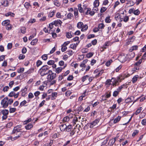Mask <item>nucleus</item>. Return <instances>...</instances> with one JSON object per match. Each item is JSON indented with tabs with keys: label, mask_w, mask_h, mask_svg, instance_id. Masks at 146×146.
<instances>
[{
	"label": "nucleus",
	"mask_w": 146,
	"mask_h": 146,
	"mask_svg": "<svg viewBox=\"0 0 146 146\" xmlns=\"http://www.w3.org/2000/svg\"><path fill=\"white\" fill-rule=\"evenodd\" d=\"M5 16L6 17L11 16L12 17H14L15 16V14L11 12H8L5 14Z\"/></svg>",
	"instance_id": "412c9836"
},
{
	"label": "nucleus",
	"mask_w": 146,
	"mask_h": 146,
	"mask_svg": "<svg viewBox=\"0 0 146 146\" xmlns=\"http://www.w3.org/2000/svg\"><path fill=\"white\" fill-rule=\"evenodd\" d=\"M94 53L93 52H89L87 54L86 56L88 58H90L92 57Z\"/></svg>",
	"instance_id": "49530a36"
},
{
	"label": "nucleus",
	"mask_w": 146,
	"mask_h": 146,
	"mask_svg": "<svg viewBox=\"0 0 146 146\" xmlns=\"http://www.w3.org/2000/svg\"><path fill=\"white\" fill-rule=\"evenodd\" d=\"M24 6L26 8L28 9L29 8L30 6H31V5L30 3L29 2H26L24 4Z\"/></svg>",
	"instance_id": "79ce46f5"
},
{
	"label": "nucleus",
	"mask_w": 146,
	"mask_h": 146,
	"mask_svg": "<svg viewBox=\"0 0 146 146\" xmlns=\"http://www.w3.org/2000/svg\"><path fill=\"white\" fill-rule=\"evenodd\" d=\"M142 124L143 125H146V119H143L141 122Z\"/></svg>",
	"instance_id": "774afa93"
},
{
	"label": "nucleus",
	"mask_w": 146,
	"mask_h": 146,
	"mask_svg": "<svg viewBox=\"0 0 146 146\" xmlns=\"http://www.w3.org/2000/svg\"><path fill=\"white\" fill-rule=\"evenodd\" d=\"M135 56V54L133 52H130L129 53L128 57L130 59H131L133 58Z\"/></svg>",
	"instance_id": "a211bd4d"
},
{
	"label": "nucleus",
	"mask_w": 146,
	"mask_h": 146,
	"mask_svg": "<svg viewBox=\"0 0 146 146\" xmlns=\"http://www.w3.org/2000/svg\"><path fill=\"white\" fill-rule=\"evenodd\" d=\"M24 70V68H20V69L17 70V72L19 73H21L23 72Z\"/></svg>",
	"instance_id": "5fc2aeb1"
},
{
	"label": "nucleus",
	"mask_w": 146,
	"mask_h": 146,
	"mask_svg": "<svg viewBox=\"0 0 146 146\" xmlns=\"http://www.w3.org/2000/svg\"><path fill=\"white\" fill-rule=\"evenodd\" d=\"M116 141V138L115 137L114 139L110 140L109 142H110V146H112Z\"/></svg>",
	"instance_id": "bb28decb"
},
{
	"label": "nucleus",
	"mask_w": 146,
	"mask_h": 146,
	"mask_svg": "<svg viewBox=\"0 0 146 146\" xmlns=\"http://www.w3.org/2000/svg\"><path fill=\"white\" fill-rule=\"evenodd\" d=\"M125 86V85L124 84H123L121 86H120L117 89V90L119 92Z\"/></svg>",
	"instance_id": "c03bdc74"
},
{
	"label": "nucleus",
	"mask_w": 146,
	"mask_h": 146,
	"mask_svg": "<svg viewBox=\"0 0 146 146\" xmlns=\"http://www.w3.org/2000/svg\"><path fill=\"white\" fill-rule=\"evenodd\" d=\"M72 128V126L71 125H69L68 126L66 125V131L68 132L70 131H71Z\"/></svg>",
	"instance_id": "cd10ccee"
},
{
	"label": "nucleus",
	"mask_w": 146,
	"mask_h": 146,
	"mask_svg": "<svg viewBox=\"0 0 146 146\" xmlns=\"http://www.w3.org/2000/svg\"><path fill=\"white\" fill-rule=\"evenodd\" d=\"M135 37L134 36H133L128 39L127 42V44L128 45L130 44L131 43L133 42L135 39Z\"/></svg>",
	"instance_id": "2eb2a0df"
},
{
	"label": "nucleus",
	"mask_w": 146,
	"mask_h": 146,
	"mask_svg": "<svg viewBox=\"0 0 146 146\" xmlns=\"http://www.w3.org/2000/svg\"><path fill=\"white\" fill-rule=\"evenodd\" d=\"M133 97L131 96L130 98H128L125 99V102L126 103H128L131 102L132 101V98H133Z\"/></svg>",
	"instance_id": "dca6fc26"
},
{
	"label": "nucleus",
	"mask_w": 146,
	"mask_h": 146,
	"mask_svg": "<svg viewBox=\"0 0 146 146\" xmlns=\"http://www.w3.org/2000/svg\"><path fill=\"white\" fill-rule=\"evenodd\" d=\"M139 132V130H135L134 131L133 133L132 134V136L134 137L137 135Z\"/></svg>",
	"instance_id": "ea45409f"
},
{
	"label": "nucleus",
	"mask_w": 146,
	"mask_h": 146,
	"mask_svg": "<svg viewBox=\"0 0 146 146\" xmlns=\"http://www.w3.org/2000/svg\"><path fill=\"white\" fill-rule=\"evenodd\" d=\"M74 14L75 16H78V11L77 8H74Z\"/></svg>",
	"instance_id": "e2e57ef3"
},
{
	"label": "nucleus",
	"mask_w": 146,
	"mask_h": 146,
	"mask_svg": "<svg viewBox=\"0 0 146 146\" xmlns=\"http://www.w3.org/2000/svg\"><path fill=\"white\" fill-rule=\"evenodd\" d=\"M27 103V102L26 100H24L21 102L19 106V107L21 108L23 106H26L25 104Z\"/></svg>",
	"instance_id": "4be33fe9"
},
{
	"label": "nucleus",
	"mask_w": 146,
	"mask_h": 146,
	"mask_svg": "<svg viewBox=\"0 0 146 146\" xmlns=\"http://www.w3.org/2000/svg\"><path fill=\"white\" fill-rule=\"evenodd\" d=\"M112 60H110L109 61H108L106 63L105 65L107 66H109L111 63L112 62Z\"/></svg>",
	"instance_id": "4d7b16f0"
},
{
	"label": "nucleus",
	"mask_w": 146,
	"mask_h": 146,
	"mask_svg": "<svg viewBox=\"0 0 146 146\" xmlns=\"http://www.w3.org/2000/svg\"><path fill=\"white\" fill-rule=\"evenodd\" d=\"M20 125L15 127H14L13 131V133H15L18 132L21 133V129H19Z\"/></svg>",
	"instance_id": "0eeeda50"
},
{
	"label": "nucleus",
	"mask_w": 146,
	"mask_h": 146,
	"mask_svg": "<svg viewBox=\"0 0 146 146\" xmlns=\"http://www.w3.org/2000/svg\"><path fill=\"white\" fill-rule=\"evenodd\" d=\"M119 92L117 90L116 91H114L113 93V96L114 97H116L118 94H119Z\"/></svg>",
	"instance_id": "de8ad7c7"
},
{
	"label": "nucleus",
	"mask_w": 146,
	"mask_h": 146,
	"mask_svg": "<svg viewBox=\"0 0 146 146\" xmlns=\"http://www.w3.org/2000/svg\"><path fill=\"white\" fill-rule=\"evenodd\" d=\"M134 14L136 15H138L140 13L139 10L137 9L134 11Z\"/></svg>",
	"instance_id": "338daca9"
},
{
	"label": "nucleus",
	"mask_w": 146,
	"mask_h": 146,
	"mask_svg": "<svg viewBox=\"0 0 146 146\" xmlns=\"http://www.w3.org/2000/svg\"><path fill=\"white\" fill-rule=\"evenodd\" d=\"M27 86H26L24 89H23L21 90V91L22 92V96H25L26 94L25 93V92L27 90Z\"/></svg>",
	"instance_id": "5701e85b"
},
{
	"label": "nucleus",
	"mask_w": 146,
	"mask_h": 146,
	"mask_svg": "<svg viewBox=\"0 0 146 146\" xmlns=\"http://www.w3.org/2000/svg\"><path fill=\"white\" fill-rule=\"evenodd\" d=\"M142 109V108L141 107H140L135 112L134 114L136 115H137L141 112Z\"/></svg>",
	"instance_id": "a878e982"
},
{
	"label": "nucleus",
	"mask_w": 146,
	"mask_h": 146,
	"mask_svg": "<svg viewBox=\"0 0 146 146\" xmlns=\"http://www.w3.org/2000/svg\"><path fill=\"white\" fill-rule=\"evenodd\" d=\"M16 108H10L9 109L10 112L12 113L15 112L16 110Z\"/></svg>",
	"instance_id": "052dcab7"
},
{
	"label": "nucleus",
	"mask_w": 146,
	"mask_h": 146,
	"mask_svg": "<svg viewBox=\"0 0 146 146\" xmlns=\"http://www.w3.org/2000/svg\"><path fill=\"white\" fill-rule=\"evenodd\" d=\"M78 7L79 11L80 13L83 12V8L82 7L81 4H78Z\"/></svg>",
	"instance_id": "72a5a7b5"
},
{
	"label": "nucleus",
	"mask_w": 146,
	"mask_h": 146,
	"mask_svg": "<svg viewBox=\"0 0 146 146\" xmlns=\"http://www.w3.org/2000/svg\"><path fill=\"white\" fill-rule=\"evenodd\" d=\"M115 80V78H112L111 80L108 79L106 82L105 84L106 85H110L111 84V82H114Z\"/></svg>",
	"instance_id": "f8f14e48"
},
{
	"label": "nucleus",
	"mask_w": 146,
	"mask_h": 146,
	"mask_svg": "<svg viewBox=\"0 0 146 146\" xmlns=\"http://www.w3.org/2000/svg\"><path fill=\"white\" fill-rule=\"evenodd\" d=\"M1 3H2V6L5 7L8 6V2L7 0L3 1L1 0Z\"/></svg>",
	"instance_id": "6ab92c4d"
},
{
	"label": "nucleus",
	"mask_w": 146,
	"mask_h": 146,
	"mask_svg": "<svg viewBox=\"0 0 146 146\" xmlns=\"http://www.w3.org/2000/svg\"><path fill=\"white\" fill-rule=\"evenodd\" d=\"M38 41V39L36 38L35 39H33L32 41L31 42V45H34L36 43V42Z\"/></svg>",
	"instance_id": "e433bc0d"
},
{
	"label": "nucleus",
	"mask_w": 146,
	"mask_h": 146,
	"mask_svg": "<svg viewBox=\"0 0 146 146\" xmlns=\"http://www.w3.org/2000/svg\"><path fill=\"white\" fill-rule=\"evenodd\" d=\"M94 7H98L99 5V2L98 0H95L94 2Z\"/></svg>",
	"instance_id": "c85d7f7f"
},
{
	"label": "nucleus",
	"mask_w": 146,
	"mask_h": 146,
	"mask_svg": "<svg viewBox=\"0 0 146 146\" xmlns=\"http://www.w3.org/2000/svg\"><path fill=\"white\" fill-rule=\"evenodd\" d=\"M42 63V62L40 60H38L36 62V65L37 67H38L41 65Z\"/></svg>",
	"instance_id": "a18cd8bd"
},
{
	"label": "nucleus",
	"mask_w": 146,
	"mask_h": 146,
	"mask_svg": "<svg viewBox=\"0 0 146 146\" xmlns=\"http://www.w3.org/2000/svg\"><path fill=\"white\" fill-rule=\"evenodd\" d=\"M41 58L44 60H46L48 58L47 55L46 54L43 55L42 56Z\"/></svg>",
	"instance_id": "8fccbe9b"
},
{
	"label": "nucleus",
	"mask_w": 146,
	"mask_h": 146,
	"mask_svg": "<svg viewBox=\"0 0 146 146\" xmlns=\"http://www.w3.org/2000/svg\"><path fill=\"white\" fill-rule=\"evenodd\" d=\"M54 63V60H51L48 61L47 63L48 64L50 65H53Z\"/></svg>",
	"instance_id": "3c124183"
},
{
	"label": "nucleus",
	"mask_w": 146,
	"mask_h": 146,
	"mask_svg": "<svg viewBox=\"0 0 146 146\" xmlns=\"http://www.w3.org/2000/svg\"><path fill=\"white\" fill-rule=\"evenodd\" d=\"M73 34V33H72L71 32H70L67 33L66 34V36L67 38H70L72 37V35Z\"/></svg>",
	"instance_id": "b1692460"
},
{
	"label": "nucleus",
	"mask_w": 146,
	"mask_h": 146,
	"mask_svg": "<svg viewBox=\"0 0 146 146\" xmlns=\"http://www.w3.org/2000/svg\"><path fill=\"white\" fill-rule=\"evenodd\" d=\"M121 117L118 116L117 118H115L113 121V123H116L118 122L121 119Z\"/></svg>",
	"instance_id": "aec40b11"
},
{
	"label": "nucleus",
	"mask_w": 146,
	"mask_h": 146,
	"mask_svg": "<svg viewBox=\"0 0 146 146\" xmlns=\"http://www.w3.org/2000/svg\"><path fill=\"white\" fill-rule=\"evenodd\" d=\"M73 16V14L71 13H69L67 15V17L68 19H71V17Z\"/></svg>",
	"instance_id": "13d9d810"
},
{
	"label": "nucleus",
	"mask_w": 146,
	"mask_h": 146,
	"mask_svg": "<svg viewBox=\"0 0 146 146\" xmlns=\"http://www.w3.org/2000/svg\"><path fill=\"white\" fill-rule=\"evenodd\" d=\"M139 78L138 75H136L135 76L132 78V81L133 83H135L137 81L138 78Z\"/></svg>",
	"instance_id": "f3484780"
},
{
	"label": "nucleus",
	"mask_w": 146,
	"mask_h": 146,
	"mask_svg": "<svg viewBox=\"0 0 146 146\" xmlns=\"http://www.w3.org/2000/svg\"><path fill=\"white\" fill-rule=\"evenodd\" d=\"M14 84V81H10L9 84V87H10V88H11L13 86V85Z\"/></svg>",
	"instance_id": "603ef678"
},
{
	"label": "nucleus",
	"mask_w": 146,
	"mask_h": 146,
	"mask_svg": "<svg viewBox=\"0 0 146 146\" xmlns=\"http://www.w3.org/2000/svg\"><path fill=\"white\" fill-rule=\"evenodd\" d=\"M54 24L56 26H61L62 22L60 20H57L54 21L53 22Z\"/></svg>",
	"instance_id": "1a4fd4ad"
},
{
	"label": "nucleus",
	"mask_w": 146,
	"mask_h": 146,
	"mask_svg": "<svg viewBox=\"0 0 146 146\" xmlns=\"http://www.w3.org/2000/svg\"><path fill=\"white\" fill-rule=\"evenodd\" d=\"M127 55L126 54H122L119 57V59L122 62H125L127 60Z\"/></svg>",
	"instance_id": "423d86ee"
},
{
	"label": "nucleus",
	"mask_w": 146,
	"mask_h": 146,
	"mask_svg": "<svg viewBox=\"0 0 146 146\" xmlns=\"http://www.w3.org/2000/svg\"><path fill=\"white\" fill-rule=\"evenodd\" d=\"M9 89V87L8 86H6L4 87L3 89V91L4 92H7Z\"/></svg>",
	"instance_id": "58836bf2"
},
{
	"label": "nucleus",
	"mask_w": 146,
	"mask_h": 146,
	"mask_svg": "<svg viewBox=\"0 0 146 146\" xmlns=\"http://www.w3.org/2000/svg\"><path fill=\"white\" fill-rule=\"evenodd\" d=\"M54 5L57 7H59L60 5V4L59 3L58 1L56 0L54 1Z\"/></svg>",
	"instance_id": "bf43d9fd"
},
{
	"label": "nucleus",
	"mask_w": 146,
	"mask_h": 146,
	"mask_svg": "<svg viewBox=\"0 0 146 146\" xmlns=\"http://www.w3.org/2000/svg\"><path fill=\"white\" fill-rule=\"evenodd\" d=\"M49 67L47 65L43 66L39 70V72L42 76H44L48 74L50 72H52V70H49Z\"/></svg>",
	"instance_id": "f257e3e1"
},
{
	"label": "nucleus",
	"mask_w": 146,
	"mask_h": 146,
	"mask_svg": "<svg viewBox=\"0 0 146 146\" xmlns=\"http://www.w3.org/2000/svg\"><path fill=\"white\" fill-rule=\"evenodd\" d=\"M55 13V11L54 10L50 12L48 14V17H52L54 15Z\"/></svg>",
	"instance_id": "c756f323"
},
{
	"label": "nucleus",
	"mask_w": 146,
	"mask_h": 146,
	"mask_svg": "<svg viewBox=\"0 0 146 146\" xmlns=\"http://www.w3.org/2000/svg\"><path fill=\"white\" fill-rule=\"evenodd\" d=\"M77 27L78 29H81V30L82 31H86L88 28V26L87 25H84L83 23L81 22H79L77 23Z\"/></svg>",
	"instance_id": "f03ea898"
},
{
	"label": "nucleus",
	"mask_w": 146,
	"mask_h": 146,
	"mask_svg": "<svg viewBox=\"0 0 146 146\" xmlns=\"http://www.w3.org/2000/svg\"><path fill=\"white\" fill-rule=\"evenodd\" d=\"M69 120V117L67 116H66L63 118V121L64 122L68 121Z\"/></svg>",
	"instance_id": "c9c22d12"
},
{
	"label": "nucleus",
	"mask_w": 146,
	"mask_h": 146,
	"mask_svg": "<svg viewBox=\"0 0 146 146\" xmlns=\"http://www.w3.org/2000/svg\"><path fill=\"white\" fill-rule=\"evenodd\" d=\"M142 59H140L138 61L136 62L134 64V66H139L140 65V64L142 62Z\"/></svg>",
	"instance_id": "7c9ffc66"
},
{
	"label": "nucleus",
	"mask_w": 146,
	"mask_h": 146,
	"mask_svg": "<svg viewBox=\"0 0 146 146\" xmlns=\"http://www.w3.org/2000/svg\"><path fill=\"white\" fill-rule=\"evenodd\" d=\"M10 23V21L9 20H5L3 21L2 23V25L4 26H7Z\"/></svg>",
	"instance_id": "4468645a"
},
{
	"label": "nucleus",
	"mask_w": 146,
	"mask_h": 146,
	"mask_svg": "<svg viewBox=\"0 0 146 146\" xmlns=\"http://www.w3.org/2000/svg\"><path fill=\"white\" fill-rule=\"evenodd\" d=\"M110 17H107L105 19V22L106 23H109L111 22V20L110 19Z\"/></svg>",
	"instance_id": "37998d69"
},
{
	"label": "nucleus",
	"mask_w": 146,
	"mask_h": 146,
	"mask_svg": "<svg viewBox=\"0 0 146 146\" xmlns=\"http://www.w3.org/2000/svg\"><path fill=\"white\" fill-rule=\"evenodd\" d=\"M8 105H11L13 102V100L11 98L9 99H8Z\"/></svg>",
	"instance_id": "680f3d73"
},
{
	"label": "nucleus",
	"mask_w": 146,
	"mask_h": 146,
	"mask_svg": "<svg viewBox=\"0 0 146 146\" xmlns=\"http://www.w3.org/2000/svg\"><path fill=\"white\" fill-rule=\"evenodd\" d=\"M58 93L56 92H52L51 94V99L52 100H54L56 99L57 97Z\"/></svg>",
	"instance_id": "ddd939ff"
},
{
	"label": "nucleus",
	"mask_w": 146,
	"mask_h": 146,
	"mask_svg": "<svg viewBox=\"0 0 146 146\" xmlns=\"http://www.w3.org/2000/svg\"><path fill=\"white\" fill-rule=\"evenodd\" d=\"M99 120L98 119H95L94 121L92 122L90 124V128L93 127L96 124L99 122Z\"/></svg>",
	"instance_id": "6e6552de"
},
{
	"label": "nucleus",
	"mask_w": 146,
	"mask_h": 146,
	"mask_svg": "<svg viewBox=\"0 0 146 146\" xmlns=\"http://www.w3.org/2000/svg\"><path fill=\"white\" fill-rule=\"evenodd\" d=\"M34 96L33 93L31 92H30L29 93L28 95V98L29 99H32L34 97Z\"/></svg>",
	"instance_id": "69168bd1"
},
{
	"label": "nucleus",
	"mask_w": 146,
	"mask_h": 146,
	"mask_svg": "<svg viewBox=\"0 0 146 146\" xmlns=\"http://www.w3.org/2000/svg\"><path fill=\"white\" fill-rule=\"evenodd\" d=\"M56 73L52 72L48 73L47 77V79L49 82L51 81L52 80L54 79L56 77Z\"/></svg>",
	"instance_id": "20e7f679"
},
{
	"label": "nucleus",
	"mask_w": 146,
	"mask_h": 146,
	"mask_svg": "<svg viewBox=\"0 0 146 146\" xmlns=\"http://www.w3.org/2000/svg\"><path fill=\"white\" fill-rule=\"evenodd\" d=\"M20 30L21 33L23 34H25L26 32V28L25 27H21Z\"/></svg>",
	"instance_id": "f704fd0d"
},
{
	"label": "nucleus",
	"mask_w": 146,
	"mask_h": 146,
	"mask_svg": "<svg viewBox=\"0 0 146 146\" xmlns=\"http://www.w3.org/2000/svg\"><path fill=\"white\" fill-rule=\"evenodd\" d=\"M67 49V47L66 46H65L63 44H62V48H61V51L62 52H64Z\"/></svg>",
	"instance_id": "4c0bfd02"
},
{
	"label": "nucleus",
	"mask_w": 146,
	"mask_h": 146,
	"mask_svg": "<svg viewBox=\"0 0 146 146\" xmlns=\"http://www.w3.org/2000/svg\"><path fill=\"white\" fill-rule=\"evenodd\" d=\"M76 129V127H75L74 128L70 131V136H71V137L72 136V135H73L74 134V133L76 132V131L75 130V129Z\"/></svg>",
	"instance_id": "a19ab883"
},
{
	"label": "nucleus",
	"mask_w": 146,
	"mask_h": 146,
	"mask_svg": "<svg viewBox=\"0 0 146 146\" xmlns=\"http://www.w3.org/2000/svg\"><path fill=\"white\" fill-rule=\"evenodd\" d=\"M1 113L3 115L2 117L3 119L5 120L7 117V115L9 113V111L7 110H3L1 111Z\"/></svg>",
	"instance_id": "39448f33"
},
{
	"label": "nucleus",
	"mask_w": 146,
	"mask_h": 146,
	"mask_svg": "<svg viewBox=\"0 0 146 146\" xmlns=\"http://www.w3.org/2000/svg\"><path fill=\"white\" fill-rule=\"evenodd\" d=\"M8 98L7 97L5 98L1 102V104L3 108H7L8 106Z\"/></svg>",
	"instance_id": "7ed1b4c3"
},
{
	"label": "nucleus",
	"mask_w": 146,
	"mask_h": 146,
	"mask_svg": "<svg viewBox=\"0 0 146 146\" xmlns=\"http://www.w3.org/2000/svg\"><path fill=\"white\" fill-rule=\"evenodd\" d=\"M138 46H132L129 50L130 52H132L134 50H136L137 49Z\"/></svg>",
	"instance_id": "473e14b6"
},
{
	"label": "nucleus",
	"mask_w": 146,
	"mask_h": 146,
	"mask_svg": "<svg viewBox=\"0 0 146 146\" xmlns=\"http://www.w3.org/2000/svg\"><path fill=\"white\" fill-rule=\"evenodd\" d=\"M15 92L14 91L11 92L8 95V96L10 97H12L14 96V95H15Z\"/></svg>",
	"instance_id": "864d4df0"
},
{
	"label": "nucleus",
	"mask_w": 146,
	"mask_h": 146,
	"mask_svg": "<svg viewBox=\"0 0 146 146\" xmlns=\"http://www.w3.org/2000/svg\"><path fill=\"white\" fill-rule=\"evenodd\" d=\"M67 64H64V66L63 68L61 67L57 68L56 69V73L58 74L61 72L63 69H64L66 66Z\"/></svg>",
	"instance_id": "9d476101"
},
{
	"label": "nucleus",
	"mask_w": 146,
	"mask_h": 146,
	"mask_svg": "<svg viewBox=\"0 0 146 146\" xmlns=\"http://www.w3.org/2000/svg\"><path fill=\"white\" fill-rule=\"evenodd\" d=\"M66 125L65 124H62L60 126V129L62 131H66Z\"/></svg>",
	"instance_id": "9b49d317"
},
{
	"label": "nucleus",
	"mask_w": 146,
	"mask_h": 146,
	"mask_svg": "<svg viewBox=\"0 0 146 146\" xmlns=\"http://www.w3.org/2000/svg\"><path fill=\"white\" fill-rule=\"evenodd\" d=\"M105 26L104 23H101L99 24L98 28L99 29H102L104 28Z\"/></svg>",
	"instance_id": "09e8293b"
},
{
	"label": "nucleus",
	"mask_w": 146,
	"mask_h": 146,
	"mask_svg": "<svg viewBox=\"0 0 146 146\" xmlns=\"http://www.w3.org/2000/svg\"><path fill=\"white\" fill-rule=\"evenodd\" d=\"M70 47L71 48H72L74 50H75L76 49V46L75 44H71L70 45Z\"/></svg>",
	"instance_id": "6e6d98bb"
},
{
	"label": "nucleus",
	"mask_w": 146,
	"mask_h": 146,
	"mask_svg": "<svg viewBox=\"0 0 146 146\" xmlns=\"http://www.w3.org/2000/svg\"><path fill=\"white\" fill-rule=\"evenodd\" d=\"M33 125L32 123H30L25 126V128L27 129H30L33 127Z\"/></svg>",
	"instance_id": "393cba45"
},
{
	"label": "nucleus",
	"mask_w": 146,
	"mask_h": 146,
	"mask_svg": "<svg viewBox=\"0 0 146 146\" xmlns=\"http://www.w3.org/2000/svg\"><path fill=\"white\" fill-rule=\"evenodd\" d=\"M107 9V8L105 7H102L100 10V12L101 13H103Z\"/></svg>",
	"instance_id": "0e129e2a"
},
{
	"label": "nucleus",
	"mask_w": 146,
	"mask_h": 146,
	"mask_svg": "<svg viewBox=\"0 0 146 146\" xmlns=\"http://www.w3.org/2000/svg\"><path fill=\"white\" fill-rule=\"evenodd\" d=\"M12 27L13 26L10 23L6 27V29L8 30H10L11 29Z\"/></svg>",
	"instance_id": "2f4dec72"
}]
</instances>
